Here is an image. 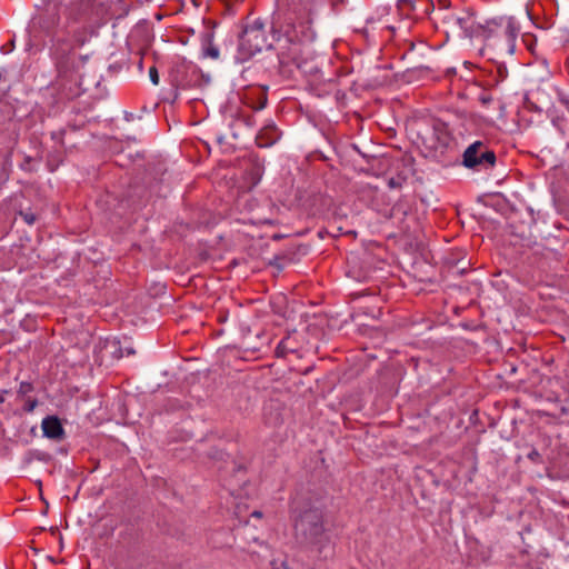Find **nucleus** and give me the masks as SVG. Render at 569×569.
<instances>
[{
    "label": "nucleus",
    "instance_id": "1",
    "mask_svg": "<svg viewBox=\"0 0 569 569\" xmlns=\"http://www.w3.org/2000/svg\"><path fill=\"white\" fill-rule=\"evenodd\" d=\"M320 9L317 0H291L273 11L271 34L283 60L299 63L309 54L317 36L313 23Z\"/></svg>",
    "mask_w": 569,
    "mask_h": 569
},
{
    "label": "nucleus",
    "instance_id": "2",
    "mask_svg": "<svg viewBox=\"0 0 569 569\" xmlns=\"http://www.w3.org/2000/svg\"><path fill=\"white\" fill-rule=\"evenodd\" d=\"M295 535L300 545L327 557L332 551L330 532L323 526V512L305 495L297 493L290 505Z\"/></svg>",
    "mask_w": 569,
    "mask_h": 569
},
{
    "label": "nucleus",
    "instance_id": "3",
    "mask_svg": "<svg viewBox=\"0 0 569 569\" xmlns=\"http://www.w3.org/2000/svg\"><path fill=\"white\" fill-rule=\"evenodd\" d=\"M519 31V23L513 17L501 16L478 24L477 37L482 39L486 49L498 54L512 56Z\"/></svg>",
    "mask_w": 569,
    "mask_h": 569
},
{
    "label": "nucleus",
    "instance_id": "4",
    "mask_svg": "<svg viewBox=\"0 0 569 569\" xmlns=\"http://www.w3.org/2000/svg\"><path fill=\"white\" fill-rule=\"evenodd\" d=\"M104 22L101 11L90 12L82 7H74L69 10L62 32L79 48L87 43Z\"/></svg>",
    "mask_w": 569,
    "mask_h": 569
},
{
    "label": "nucleus",
    "instance_id": "5",
    "mask_svg": "<svg viewBox=\"0 0 569 569\" xmlns=\"http://www.w3.org/2000/svg\"><path fill=\"white\" fill-rule=\"evenodd\" d=\"M264 47H268V44L263 23L257 20L243 30L234 58L240 63L246 62L254 54L261 52Z\"/></svg>",
    "mask_w": 569,
    "mask_h": 569
},
{
    "label": "nucleus",
    "instance_id": "6",
    "mask_svg": "<svg viewBox=\"0 0 569 569\" xmlns=\"http://www.w3.org/2000/svg\"><path fill=\"white\" fill-rule=\"evenodd\" d=\"M78 48L71 39L62 32H56L51 38L50 57L60 71H67L70 66V59Z\"/></svg>",
    "mask_w": 569,
    "mask_h": 569
},
{
    "label": "nucleus",
    "instance_id": "7",
    "mask_svg": "<svg viewBox=\"0 0 569 569\" xmlns=\"http://www.w3.org/2000/svg\"><path fill=\"white\" fill-rule=\"evenodd\" d=\"M462 163L471 169H489L496 163V154L482 141H475L465 150Z\"/></svg>",
    "mask_w": 569,
    "mask_h": 569
},
{
    "label": "nucleus",
    "instance_id": "8",
    "mask_svg": "<svg viewBox=\"0 0 569 569\" xmlns=\"http://www.w3.org/2000/svg\"><path fill=\"white\" fill-rule=\"evenodd\" d=\"M43 9L37 18L38 27L46 33H51L60 22V2L58 0H42Z\"/></svg>",
    "mask_w": 569,
    "mask_h": 569
},
{
    "label": "nucleus",
    "instance_id": "9",
    "mask_svg": "<svg viewBox=\"0 0 569 569\" xmlns=\"http://www.w3.org/2000/svg\"><path fill=\"white\" fill-rule=\"evenodd\" d=\"M445 23L453 32H459V36L472 38L477 37L478 26H476L475 18L469 13H449L445 18Z\"/></svg>",
    "mask_w": 569,
    "mask_h": 569
},
{
    "label": "nucleus",
    "instance_id": "10",
    "mask_svg": "<svg viewBox=\"0 0 569 569\" xmlns=\"http://www.w3.org/2000/svg\"><path fill=\"white\" fill-rule=\"evenodd\" d=\"M43 436L56 441H61L64 438V429L61 421L56 416H48L41 422Z\"/></svg>",
    "mask_w": 569,
    "mask_h": 569
},
{
    "label": "nucleus",
    "instance_id": "11",
    "mask_svg": "<svg viewBox=\"0 0 569 569\" xmlns=\"http://www.w3.org/2000/svg\"><path fill=\"white\" fill-rule=\"evenodd\" d=\"M280 138V133L273 122L266 124L257 134V144L267 148L274 144Z\"/></svg>",
    "mask_w": 569,
    "mask_h": 569
},
{
    "label": "nucleus",
    "instance_id": "12",
    "mask_svg": "<svg viewBox=\"0 0 569 569\" xmlns=\"http://www.w3.org/2000/svg\"><path fill=\"white\" fill-rule=\"evenodd\" d=\"M433 136L437 140V144H435V148L437 149L448 147L451 141L448 129L443 123H437L433 126Z\"/></svg>",
    "mask_w": 569,
    "mask_h": 569
},
{
    "label": "nucleus",
    "instance_id": "13",
    "mask_svg": "<svg viewBox=\"0 0 569 569\" xmlns=\"http://www.w3.org/2000/svg\"><path fill=\"white\" fill-rule=\"evenodd\" d=\"M202 56L204 58L218 59L219 49L212 43V34L207 33L203 39Z\"/></svg>",
    "mask_w": 569,
    "mask_h": 569
},
{
    "label": "nucleus",
    "instance_id": "14",
    "mask_svg": "<svg viewBox=\"0 0 569 569\" xmlns=\"http://www.w3.org/2000/svg\"><path fill=\"white\" fill-rule=\"evenodd\" d=\"M97 0H72L71 7H82L86 10H90V12L102 11L100 4L96 2Z\"/></svg>",
    "mask_w": 569,
    "mask_h": 569
},
{
    "label": "nucleus",
    "instance_id": "15",
    "mask_svg": "<svg viewBox=\"0 0 569 569\" xmlns=\"http://www.w3.org/2000/svg\"><path fill=\"white\" fill-rule=\"evenodd\" d=\"M296 348L290 343V337L283 338L276 348L277 357H286L289 352H293Z\"/></svg>",
    "mask_w": 569,
    "mask_h": 569
},
{
    "label": "nucleus",
    "instance_id": "16",
    "mask_svg": "<svg viewBox=\"0 0 569 569\" xmlns=\"http://www.w3.org/2000/svg\"><path fill=\"white\" fill-rule=\"evenodd\" d=\"M248 106L253 109L254 111L262 110L267 104V96L263 91L259 90V101L258 103H250L247 102Z\"/></svg>",
    "mask_w": 569,
    "mask_h": 569
},
{
    "label": "nucleus",
    "instance_id": "17",
    "mask_svg": "<svg viewBox=\"0 0 569 569\" xmlns=\"http://www.w3.org/2000/svg\"><path fill=\"white\" fill-rule=\"evenodd\" d=\"M149 78L152 84H159V74L157 68L153 66L149 69Z\"/></svg>",
    "mask_w": 569,
    "mask_h": 569
},
{
    "label": "nucleus",
    "instance_id": "18",
    "mask_svg": "<svg viewBox=\"0 0 569 569\" xmlns=\"http://www.w3.org/2000/svg\"><path fill=\"white\" fill-rule=\"evenodd\" d=\"M252 222L254 224H272L273 223V219L271 218H259V217H253L252 218Z\"/></svg>",
    "mask_w": 569,
    "mask_h": 569
},
{
    "label": "nucleus",
    "instance_id": "19",
    "mask_svg": "<svg viewBox=\"0 0 569 569\" xmlns=\"http://www.w3.org/2000/svg\"><path fill=\"white\" fill-rule=\"evenodd\" d=\"M32 390V385L29 382H21L19 386V393L27 395Z\"/></svg>",
    "mask_w": 569,
    "mask_h": 569
},
{
    "label": "nucleus",
    "instance_id": "20",
    "mask_svg": "<svg viewBox=\"0 0 569 569\" xmlns=\"http://www.w3.org/2000/svg\"><path fill=\"white\" fill-rule=\"evenodd\" d=\"M20 214L28 224H32L36 221V217L33 213L21 212Z\"/></svg>",
    "mask_w": 569,
    "mask_h": 569
},
{
    "label": "nucleus",
    "instance_id": "21",
    "mask_svg": "<svg viewBox=\"0 0 569 569\" xmlns=\"http://www.w3.org/2000/svg\"><path fill=\"white\" fill-rule=\"evenodd\" d=\"M63 134H64V131L60 130V131H57V132H52L51 137L58 143H62Z\"/></svg>",
    "mask_w": 569,
    "mask_h": 569
},
{
    "label": "nucleus",
    "instance_id": "22",
    "mask_svg": "<svg viewBox=\"0 0 569 569\" xmlns=\"http://www.w3.org/2000/svg\"><path fill=\"white\" fill-rule=\"evenodd\" d=\"M271 569H289L286 562L278 563L277 561H271Z\"/></svg>",
    "mask_w": 569,
    "mask_h": 569
},
{
    "label": "nucleus",
    "instance_id": "23",
    "mask_svg": "<svg viewBox=\"0 0 569 569\" xmlns=\"http://www.w3.org/2000/svg\"><path fill=\"white\" fill-rule=\"evenodd\" d=\"M37 406V401H31V402H28L27 405V411H32L34 409V407Z\"/></svg>",
    "mask_w": 569,
    "mask_h": 569
},
{
    "label": "nucleus",
    "instance_id": "24",
    "mask_svg": "<svg viewBox=\"0 0 569 569\" xmlns=\"http://www.w3.org/2000/svg\"><path fill=\"white\" fill-rule=\"evenodd\" d=\"M251 516H252V517H256V518H261V517H262V512H261V511H257V510H256V511H253V512L251 513Z\"/></svg>",
    "mask_w": 569,
    "mask_h": 569
},
{
    "label": "nucleus",
    "instance_id": "25",
    "mask_svg": "<svg viewBox=\"0 0 569 569\" xmlns=\"http://www.w3.org/2000/svg\"><path fill=\"white\" fill-rule=\"evenodd\" d=\"M134 353V350L132 348H127L126 349V355L127 356H130V355H133Z\"/></svg>",
    "mask_w": 569,
    "mask_h": 569
},
{
    "label": "nucleus",
    "instance_id": "26",
    "mask_svg": "<svg viewBox=\"0 0 569 569\" xmlns=\"http://www.w3.org/2000/svg\"><path fill=\"white\" fill-rule=\"evenodd\" d=\"M138 68L140 71H142V69H143L142 59H140V61L138 63Z\"/></svg>",
    "mask_w": 569,
    "mask_h": 569
},
{
    "label": "nucleus",
    "instance_id": "27",
    "mask_svg": "<svg viewBox=\"0 0 569 569\" xmlns=\"http://www.w3.org/2000/svg\"><path fill=\"white\" fill-rule=\"evenodd\" d=\"M3 401H4V396H3V395H1V396H0V402H3Z\"/></svg>",
    "mask_w": 569,
    "mask_h": 569
},
{
    "label": "nucleus",
    "instance_id": "28",
    "mask_svg": "<svg viewBox=\"0 0 569 569\" xmlns=\"http://www.w3.org/2000/svg\"><path fill=\"white\" fill-rule=\"evenodd\" d=\"M535 455H538L537 451H533L530 457H535Z\"/></svg>",
    "mask_w": 569,
    "mask_h": 569
},
{
    "label": "nucleus",
    "instance_id": "29",
    "mask_svg": "<svg viewBox=\"0 0 569 569\" xmlns=\"http://www.w3.org/2000/svg\"><path fill=\"white\" fill-rule=\"evenodd\" d=\"M535 455H538L537 451H533L530 457H535Z\"/></svg>",
    "mask_w": 569,
    "mask_h": 569
}]
</instances>
